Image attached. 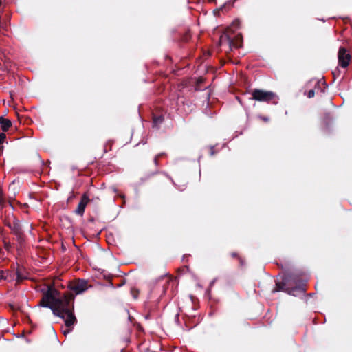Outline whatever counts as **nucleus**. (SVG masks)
Here are the masks:
<instances>
[{
  "mask_svg": "<svg viewBox=\"0 0 352 352\" xmlns=\"http://www.w3.org/2000/svg\"><path fill=\"white\" fill-rule=\"evenodd\" d=\"M261 118H262V120H263V121H265V122H267V121H268V120H269V119H268V118H267V117H262Z\"/></svg>",
  "mask_w": 352,
  "mask_h": 352,
  "instance_id": "obj_17",
  "label": "nucleus"
},
{
  "mask_svg": "<svg viewBox=\"0 0 352 352\" xmlns=\"http://www.w3.org/2000/svg\"><path fill=\"white\" fill-rule=\"evenodd\" d=\"M85 207L83 204H80V203L78 205L77 208L75 210V213L78 215L82 216L85 212Z\"/></svg>",
  "mask_w": 352,
  "mask_h": 352,
  "instance_id": "obj_9",
  "label": "nucleus"
},
{
  "mask_svg": "<svg viewBox=\"0 0 352 352\" xmlns=\"http://www.w3.org/2000/svg\"><path fill=\"white\" fill-rule=\"evenodd\" d=\"M215 280H216L215 279H214V280H213L210 283V285H212L214 283Z\"/></svg>",
  "mask_w": 352,
  "mask_h": 352,
  "instance_id": "obj_18",
  "label": "nucleus"
},
{
  "mask_svg": "<svg viewBox=\"0 0 352 352\" xmlns=\"http://www.w3.org/2000/svg\"><path fill=\"white\" fill-rule=\"evenodd\" d=\"M214 154V148L213 146L210 148V155H213Z\"/></svg>",
  "mask_w": 352,
  "mask_h": 352,
  "instance_id": "obj_16",
  "label": "nucleus"
},
{
  "mask_svg": "<svg viewBox=\"0 0 352 352\" xmlns=\"http://www.w3.org/2000/svg\"><path fill=\"white\" fill-rule=\"evenodd\" d=\"M4 204V198L3 196L2 191L0 190V208L3 207Z\"/></svg>",
  "mask_w": 352,
  "mask_h": 352,
  "instance_id": "obj_13",
  "label": "nucleus"
},
{
  "mask_svg": "<svg viewBox=\"0 0 352 352\" xmlns=\"http://www.w3.org/2000/svg\"><path fill=\"white\" fill-rule=\"evenodd\" d=\"M351 60V55L347 52L346 50L344 47H341L338 52V62L339 65L346 68Z\"/></svg>",
  "mask_w": 352,
  "mask_h": 352,
  "instance_id": "obj_7",
  "label": "nucleus"
},
{
  "mask_svg": "<svg viewBox=\"0 0 352 352\" xmlns=\"http://www.w3.org/2000/svg\"><path fill=\"white\" fill-rule=\"evenodd\" d=\"M240 21L238 19H236L233 21L232 24L230 27L228 28V32L221 36V41L223 39H226L230 49L238 48L241 47L243 38L241 34H237L236 36H233L232 32L234 31V30L239 28Z\"/></svg>",
  "mask_w": 352,
  "mask_h": 352,
  "instance_id": "obj_2",
  "label": "nucleus"
},
{
  "mask_svg": "<svg viewBox=\"0 0 352 352\" xmlns=\"http://www.w3.org/2000/svg\"><path fill=\"white\" fill-rule=\"evenodd\" d=\"M251 99L268 103L272 102L274 104H276L279 98L273 91L255 89L252 92Z\"/></svg>",
  "mask_w": 352,
  "mask_h": 352,
  "instance_id": "obj_3",
  "label": "nucleus"
},
{
  "mask_svg": "<svg viewBox=\"0 0 352 352\" xmlns=\"http://www.w3.org/2000/svg\"><path fill=\"white\" fill-rule=\"evenodd\" d=\"M305 284H302V285H298L293 287L292 289L285 288L284 285L280 283H276V288L273 289L272 292H276L280 291H283L287 292L289 294L296 296L299 294H304L305 293L306 289L305 287Z\"/></svg>",
  "mask_w": 352,
  "mask_h": 352,
  "instance_id": "obj_5",
  "label": "nucleus"
},
{
  "mask_svg": "<svg viewBox=\"0 0 352 352\" xmlns=\"http://www.w3.org/2000/svg\"><path fill=\"white\" fill-rule=\"evenodd\" d=\"M90 199L89 196L84 193L81 197L80 201L79 202L80 204H83V206L86 208L87 205L89 202Z\"/></svg>",
  "mask_w": 352,
  "mask_h": 352,
  "instance_id": "obj_10",
  "label": "nucleus"
},
{
  "mask_svg": "<svg viewBox=\"0 0 352 352\" xmlns=\"http://www.w3.org/2000/svg\"><path fill=\"white\" fill-rule=\"evenodd\" d=\"M163 122L162 116H157L153 118V125L155 127H157L159 124H162Z\"/></svg>",
  "mask_w": 352,
  "mask_h": 352,
  "instance_id": "obj_11",
  "label": "nucleus"
},
{
  "mask_svg": "<svg viewBox=\"0 0 352 352\" xmlns=\"http://www.w3.org/2000/svg\"><path fill=\"white\" fill-rule=\"evenodd\" d=\"M6 226L11 230L12 233L16 237V241L21 245L25 241V236L19 220L15 217L12 219H9L6 221Z\"/></svg>",
  "mask_w": 352,
  "mask_h": 352,
  "instance_id": "obj_4",
  "label": "nucleus"
},
{
  "mask_svg": "<svg viewBox=\"0 0 352 352\" xmlns=\"http://www.w3.org/2000/svg\"><path fill=\"white\" fill-rule=\"evenodd\" d=\"M232 256H236V254L234 253V254H232Z\"/></svg>",
  "mask_w": 352,
  "mask_h": 352,
  "instance_id": "obj_19",
  "label": "nucleus"
},
{
  "mask_svg": "<svg viewBox=\"0 0 352 352\" xmlns=\"http://www.w3.org/2000/svg\"><path fill=\"white\" fill-rule=\"evenodd\" d=\"M164 155H165L164 153H160L158 155H157L155 158H154V163L156 166L158 165V162H157V160H158V158L163 156Z\"/></svg>",
  "mask_w": 352,
  "mask_h": 352,
  "instance_id": "obj_12",
  "label": "nucleus"
},
{
  "mask_svg": "<svg viewBox=\"0 0 352 352\" xmlns=\"http://www.w3.org/2000/svg\"><path fill=\"white\" fill-rule=\"evenodd\" d=\"M12 126V122L3 116L0 117V127L3 131H7Z\"/></svg>",
  "mask_w": 352,
  "mask_h": 352,
  "instance_id": "obj_8",
  "label": "nucleus"
},
{
  "mask_svg": "<svg viewBox=\"0 0 352 352\" xmlns=\"http://www.w3.org/2000/svg\"><path fill=\"white\" fill-rule=\"evenodd\" d=\"M314 96H315V91L314 89H311L308 91V93H307L308 98H311L314 97Z\"/></svg>",
  "mask_w": 352,
  "mask_h": 352,
  "instance_id": "obj_14",
  "label": "nucleus"
},
{
  "mask_svg": "<svg viewBox=\"0 0 352 352\" xmlns=\"http://www.w3.org/2000/svg\"><path fill=\"white\" fill-rule=\"evenodd\" d=\"M73 300L72 295L60 296L56 289L50 287L43 294L40 302L42 307L51 309L55 316L64 320L65 327H62V332L65 336L72 331L73 326L77 322L74 314Z\"/></svg>",
  "mask_w": 352,
  "mask_h": 352,
  "instance_id": "obj_1",
  "label": "nucleus"
},
{
  "mask_svg": "<svg viewBox=\"0 0 352 352\" xmlns=\"http://www.w3.org/2000/svg\"><path fill=\"white\" fill-rule=\"evenodd\" d=\"M6 138V135L4 133H0V144L3 142L5 139Z\"/></svg>",
  "mask_w": 352,
  "mask_h": 352,
  "instance_id": "obj_15",
  "label": "nucleus"
},
{
  "mask_svg": "<svg viewBox=\"0 0 352 352\" xmlns=\"http://www.w3.org/2000/svg\"><path fill=\"white\" fill-rule=\"evenodd\" d=\"M89 285L88 281L85 279H78L69 282L68 287L76 294H80L87 290Z\"/></svg>",
  "mask_w": 352,
  "mask_h": 352,
  "instance_id": "obj_6",
  "label": "nucleus"
}]
</instances>
